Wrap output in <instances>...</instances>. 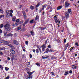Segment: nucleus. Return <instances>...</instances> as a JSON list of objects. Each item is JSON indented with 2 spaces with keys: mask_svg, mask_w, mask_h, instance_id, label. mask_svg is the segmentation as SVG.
Returning a JSON list of instances; mask_svg holds the SVG:
<instances>
[{
  "mask_svg": "<svg viewBox=\"0 0 79 79\" xmlns=\"http://www.w3.org/2000/svg\"><path fill=\"white\" fill-rule=\"evenodd\" d=\"M25 43L27 45H28V41H25Z\"/></svg>",
  "mask_w": 79,
  "mask_h": 79,
  "instance_id": "79ce46f5",
  "label": "nucleus"
},
{
  "mask_svg": "<svg viewBox=\"0 0 79 79\" xmlns=\"http://www.w3.org/2000/svg\"><path fill=\"white\" fill-rule=\"evenodd\" d=\"M52 47V46L50 45H49L48 46V48H51V47Z\"/></svg>",
  "mask_w": 79,
  "mask_h": 79,
  "instance_id": "4c0bfd02",
  "label": "nucleus"
},
{
  "mask_svg": "<svg viewBox=\"0 0 79 79\" xmlns=\"http://www.w3.org/2000/svg\"><path fill=\"white\" fill-rule=\"evenodd\" d=\"M29 23L31 24H33L34 23H35V21H34V19H32L31 20H30Z\"/></svg>",
  "mask_w": 79,
  "mask_h": 79,
  "instance_id": "2eb2a0df",
  "label": "nucleus"
},
{
  "mask_svg": "<svg viewBox=\"0 0 79 79\" xmlns=\"http://www.w3.org/2000/svg\"><path fill=\"white\" fill-rule=\"evenodd\" d=\"M6 36L7 37H8L9 36H10V37H13V34H11V33H9L7 34Z\"/></svg>",
  "mask_w": 79,
  "mask_h": 79,
  "instance_id": "f3484780",
  "label": "nucleus"
},
{
  "mask_svg": "<svg viewBox=\"0 0 79 79\" xmlns=\"http://www.w3.org/2000/svg\"><path fill=\"white\" fill-rule=\"evenodd\" d=\"M10 13H13V11L12 10H10Z\"/></svg>",
  "mask_w": 79,
  "mask_h": 79,
  "instance_id": "6e6d98bb",
  "label": "nucleus"
},
{
  "mask_svg": "<svg viewBox=\"0 0 79 79\" xmlns=\"http://www.w3.org/2000/svg\"><path fill=\"white\" fill-rule=\"evenodd\" d=\"M16 23H19V19H18L16 21Z\"/></svg>",
  "mask_w": 79,
  "mask_h": 79,
  "instance_id": "37998d69",
  "label": "nucleus"
},
{
  "mask_svg": "<svg viewBox=\"0 0 79 79\" xmlns=\"http://www.w3.org/2000/svg\"><path fill=\"white\" fill-rule=\"evenodd\" d=\"M71 4L70 3H69L68 2H65V8H68V6H69V5H70Z\"/></svg>",
  "mask_w": 79,
  "mask_h": 79,
  "instance_id": "423d86ee",
  "label": "nucleus"
},
{
  "mask_svg": "<svg viewBox=\"0 0 79 79\" xmlns=\"http://www.w3.org/2000/svg\"><path fill=\"white\" fill-rule=\"evenodd\" d=\"M13 43L16 45H19V43H18V41L16 40H14L13 41Z\"/></svg>",
  "mask_w": 79,
  "mask_h": 79,
  "instance_id": "9d476101",
  "label": "nucleus"
},
{
  "mask_svg": "<svg viewBox=\"0 0 79 79\" xmlns=\"http://www.w3.org/2000/svg\"><path fill=\"white\" fill-rule=\"evenodd\" d=\"M65 73H64V75L67 76L68 74H69V71L68 70H65Z\"/></svg>",
  "mask_w": 79,
  "mask_h": 79,
  "instance_id": "4468645a",
  "label": "nucleus"
},
{
  "mask_svg": "<svg viewBox=\"0 0 79 79\" xmlns=\"http://www.w3.org/2000/svg\"><path fill=\"white\" fill-rule=\"evenodd\" d=\"M30 33L31 35H34L35 33L34 32V31H30Z\"/></svg>",
  "mask_w": 79,
  "mask_h": 79,
  "instance_id": "412c9836",
  "label": "nucleus"
},
{
  "mask_svg": "<svg viewBox=\"0 0 79 79\" xmlns=\"http://www.w3.org/2000/svg\"><path fill=\"white\" fill-rule=\"evenodd\" d=\"M54 18L55 22H56V23H58V19L57 18L56 16H54Z\"/></svg>",
  "mask_w": 79,
  "mask_h": 79,
  "instance_id": "9b49d317",
  "label": "nucleus"
},
{
  "mask_svg": "<svg viewBox=\"0 0 79 79\" xmlns=\"http://www.w3.org/2000/svg\"><path fill=\"white\" fill-rule=\"evenodd\" d=\"M70 51L71 52H73V50L71 48L70 49Z\"/></svg>",
  "mask_w": 79,
  "mask_h": 79,
  "instance_id": "13d9d810",
  "label": "nucleus"
},
{
  "mask_svg": "<svg viewBox=\"0 0 79 79\" xmlns=\"http://www.w3.org/2000/svg\"><path fill=\"white\" fill-rule=\"evenodd\" d=\"M12 21H16V17H15V18H12Z\"/></svg>",
  "mask_w": 79,
  "mask_h": 79,
  "instance_id": "473e14b6",
  "label": "nucleus"
},
{
  "mask_svg": "<svg viewBox=\"0 0 79 79\" xmlns=\"http://www.w3.org/2000/svg\"><path fill=\"white\" fill-rule=\"evenodd\" d=\"M3 24H2L0 25V29H2V28H3Z\"/></svg>",
  "mask_w": 79,
  "mask_h": 79,
  "instance_id": "cd10ccee",
  "label": "nucleus"
},
{
  "mask_svg": "<svg viewBox=\"0 0 79 79\" xmlns=\"http://www.w3.org/2000/svg\"><path fill=\"white\" fill-rule=\"evenodd\" d=\"M27 73L28 74L29 79H32V76H31L32 75L31 72H27Z\"/></svg>",
  "mask_w": 79,
  "mask_h": 79,
  "instance_id": "1a4fd4ad",
  "label": "nucleus"
},
{
  "mask_svg": "<svg viewBox=\"0 0 79 79\" xmlns=\"http://www.w3.org/2000/svg\"><path fill=\"white\" fill-rule=\"evenodd\" d=\"M71 11H72L71 9H68L67 12H68L69 14V13L71 14Z\"/></svg>",
  "mask_w": 79,
  "mask_h": 79,
  "instance_id": "aec40b11",
  "label": "nucleus"
},
{
  "mask_svg": "<svg viewBox=\"0 0 79 79\" xmlns=\"http://www.w3.org/2000/svg\"><path fill=\"white\" fill-rule=\"evenodd\" d=\"M73 73V71H72V70H70L69 71V74H71V73Z\"/></svg>",
  "mask_w": 79,
  "mask_h": 79,
  "instance_id": "8fccbe9b",
  "label": "nucleus"
},
{
  "mask_svg": "<svg viewBox=\"0 0 79 79\" xmlns=\"http://www.w3.org/2000/svg\"><path fill=\"white\" fill-rule=\"evenodd\" d=\"M5 70H6V71H8V70L9 69V68H8V67H5Z\"/></svg>",
  "mask_w": 79,
  "mask_h": 79,
  "instance_id": "2f4dec72",
  "label": "nucleus"
},
{
  "mask_svg": "<svg viewBox=\"0 0 79 79\" xmlns=\"http://www.w3.org/2000/svg\"><path fill=\"white\" fill-rule=\"evenodd\" d=\"M25 69H26L27 71H28L29 69H28V68H25Z\"/></svg>",
  "mask_w": 79,
  "mask_h": 79,
  "instance_id": "0e129e2a",
  "label": "nucleus"
},
{
  "mask_svg": "<svg viewBox=\"0 0 79 79\" xmlns=\"http://www.w3.org/2000/svg\"><path fill=\"white\" fill-rule=\"evenodd\" d=\"M42 7H43V8H46L47 7V4H44L42 6Z\"/></svg>",
  "mask_w": 79,
  "mask_h": 79,
  "instance_id": "a878e982",
  "label": "nucleus"
},
{
  "mask_svg": "<svg viewBox=\"0 0 79 79\" xmlns=\"http://www.w3.org/2000/svg\"><path fill=\"white\" fill-rule=\"evenodd\" d=\"M21 29V27H18L17 30H20Z\"/></svg>",
  "mask_w": 79,
  "mask_h": 79,
  "instance_id": "ea45409f",
  "label": "nucleus"
},
{
  "mask_svg": "<svg viewBox=\"0 0 79 79\" xmlns=\"http://www.w3.org/2000/svg\"><path fill=\"white\" fill-rule=\"evenodd\" d=\"M22 13L23 15L24 19H26V18H27V15H26V12H25V11H23Z\"/></svg>",
  "mask_w": 79,
  "mask_h": 79,
  "instance_id": "20e7f679",
  "label": "nucleus"
},
{
  "mask_svg": "<svg viewBox=\"0 0 79 79\" xmlns=\"http://www.w3.org/2000/svg\"><path fill=\"white\" fill-rule=\"evenodd\" d=\"M9 42L6 41H4L3 42V44H8Z\"/></svg>",
  "mask_w": 79,
  "mask_h": 79,
  "instance_id": "5701e85b",
  "label": "nucleus"
},
{
  "mask_svg": "<svg viewBox=\"0 0 79 79\" xmlns=\"http://www.w3.org/2000/svg\"><path fill=\"white\" fill-rule=\"evenodd\" d=\"M8 45L11 48H14V46H13L11 44H9Z\"/></svg>",
  "mask_w": 79,
  "mask_h": 79,
  "instance_id": "bb28decb",
  "label": "nucleus"
},
{
  "mask_svg": "<svg viewBox=\"0 0 79 79\" xmlns=\"http://www.w3.org/2000/svg\"><path fill=\"white\" fill-rule=\"evenodd\" d=\"M10 24H6L4 25V27L5 28V31H10V29H11V27H10Z\"/></svg>",
  "mask_w": 79,
  "mask_h": 79,
  "instance_id": "f257e3e1",
  "label": "nucleus"
},
{
  "mask_svg": "<svg viewBox=\"0 0 79 79\" xmlns=\"http://www.w3.org/2000/svg\"><path fill=\"white\" fill-rule=\"evenodd\" d=\"M42 58L43 59H46V57H44V56H42Z\"/></svg>",
  "mask_w": 79,
  "mask_h": 79,
  "instance_id": "3c124183",
  "label": "nucleus"
},
{
  "mask_svg": "<svg viewBox=\"0 0 79 79\" xmlns=\"http://www.w3.org/2000/svg\"><path fill=\"white\" fill-rule=\"evenodd\" d=\"M10 52L12 54H13V55H15L16 53L15 51L14 50V49L13 48H11L10 49Z\"/></svg>",
  "mask_w": 79,
  "mask_h": 79,
  "instance_id": "0eeeda50",
  "label": "nucleus"
},
{
  "mask_svg": "<svg viewBox=\"0 0 79 79\" xmlns=\"http://www.w3.org/2000/svg\"><path fill=\"white\" fill-rule=\"evenodd\" d=\"M26 30L25 28H23L22 29V32H24V31Z\"/></svg>",
  "mask_w": 79,
  "mask_h": 79,
  "instance_id": "a18cd8bd",
  "label": "nucleus"
},
{
  "mask_svg": "<svg viewBox=\"0 0 79 79\" xmlns=\"http://www.w3.org/2000/svg\"><path fill=\"white\" fill-rule=\"evenodd\" d=\"M26 36H27V37H31V34L29 35H25Z\"/></svg>",
  "mask_w": 79,
  "mask_h": 79,
  "instance_id": "a19ab883",
  "label": "nucleus"
},
{
  "mask_svg": "<svg viewBox=\"0 0 79 79\" xmlns=\"http://www.w3.org/2000/svg\"><path fill=\"white\" fill-rule=\"evenodd\" d=\"M46 44H43V45L41 46V48H42V51L43 52H44L45 50V48H47V46H46Z\"/></svg>",
  "mask_w": 79,
  "mask_h": 79,
  "instance_id": "f03ea898",
  "label": "nucleus"
},
{
  "mask_svg": "<svg viewBox=\"0 0 79 79\" xmlns=\"http://www.w3.org/2000/svg\"><path fill=\"white\" fill-rule=\"evenodd\" d=\"M30 9L31 10H33L34 9V6L32 5L30 6Z\"/></svg>",
  "mask_w": 79,
  "mask_h": 79,
  "instance_id": "4be33fe9",
  "label": "nucleus"
},
{
  "mask_svg": "<svg viewBox=\"0 0 79 79\" xmlns=\"http://www.w3.org/2000/svg\"><path fill=\"white\" fill-rule=\"evenodd\" d=\"M64 43H66V39H64Z\"/></svg>",
  "mask_w": 79,
  "mask_h": 79,
  "instance_id": "09e8293b",
  "label": "nucleus"
},
{
  "mask_svg": "<svg viewBox=\"0 0 79 79\" xmlns=\"http://www.w3.org/2000/svg\"><path fill=\"white\" fill-rule=\"evenodd\" d=\"M10 13L7 14L6 15V16L7 18H9V17H10Z\"/></svg>",
  "mask_w": 79,
  "mask_h": 79,
  "instance_id": "c85d7f7f",
  "label": "nucleus"
},
{
  "mask_svg": "<svg viewBox=\"0 0 79 79\" xmlns=\"http://www.w3.org/2000/svg\"><path fill=\"white\" fill-rule=\"evenodd\" d=\"M10 79V76H8L7 77H6L5 79Z\"/></svg>",
  "mask_w": 79,
  "mask_h": 79,
  "instance_id": "49530a36",
  "label": "nucleus"
},
{
  "mask_svg": "<svg viewBox=\"0 0 79 79\" xmlns=\"http://www.w3.org/2000/svg\"><path fill=\"white\" fill-rule=\"evenodd\" d=\"M63 8V6H58L57 8V10H61V8Z\"/></svg>",
  "mask_w": 79,
  "mask_h": 79,
  "instance_id": "ddd939ff",
  "label": "nucleus"
},
{
  "mask_svg": "<svg viewBox=\"0 0 79 79\" xmlns=\"http://www.w3.org/2000/svg\"><path fill=\"white\" fill-rule=\"evenodd\" d=\"M30 58H32V54H30Z\"/></svg>",
  "mask_w": 79,
  "mask_h": 79,
  "instance_id": "de8ad7c7",
  "label": "nucleus"
},
{
  "mask_svg": "<svg viewBox=\"0 0 79 79\" xmlns=\"http://www.w3.org/2000/svg\"><path fill=\"white\" fill-rule=\"evenodd\" d=\"M65 18L66 19H68L69 18V13L68 11H66L65 12Z\"/></svg>",
  "mask_w": 79,
  "mask_h": 79,
  "instance_id": "6e6552de",
  "label": "nucleus"
},
{
  "mask_svg": "<svg viewBox=\"0 0 79 79\" xmlns=\"http://www.w3.org/2000/svg\"><path fill=\"white\" fill-rule=\"evenodd\" d=\"M3 69V66L0 64V69Z\"/></svg>",
  "mask_w": 79,
  "mask_h": 79,
  "instance_id": "e433bc0d",
  "label": "nucleus"
},
{
  "mask_svg": "<svg viewBox=\"0 0 79 79\" xmlns=\"http://www.w3.org/2000/svg\"><path fill=\"white\" fill-rule=\"evenodd\" d=\"M21 7H22V5H20L19 6V8H21Z\"/></svg>",
  "mask_w": 79,
  "mask_h": 79,
  "instance_id": "5fc2aeb1",
  "label": "nucleus"
},
{
  "mask_svg": "<svg viewBox=\"0 0 79 79\" xmlns=\"http://www.w3.org/2000/svg\"><path fill=\"white\" fill-rule=\"evenodd\" d=\"M6 14H8V13H10V12H9V10H6Z\"/></svg>",
  "mask_w": 79,
  "mask_h": 79,
  "instance_id": "c9c22d12",
  "label": "nucleus"
},
{
  "mask_svg": "<svg viewBox=\"0 0 79 79\" xmlns=\"http://www.w3.org/2000/svg\"><path fill=\"white\" fill-rule=\"evenodd\" d=\"M32 51L34 53H35V49H32Z\"/></svg>",
  "mask_w": 79,
  "mask_h": 79,
  "instance_id": "680f3d73",
  "label": "nucleus"
},
{
  "mask_svg": "<svg viewBox=\"0 0 79 79\" xmlns=\"http://www.w3.org/2000/svg\"><path fill=\"white\" fill-rule=\"evenodd\" d=\"M0 54L1 55H3V53H2V52H0Z\"/></svg>",
  "mask_w": 79,
  "mask_h": 79,
  "instance_id": "052dcab7",
  "label": "nucleus"
},
{
  "mask_svg": "<svg viewBox=\"0 0 79 79\" xmlns=\"http://www.w3.org/2000/svg\"><path fill=\"white\" fill-rule=\"evenodd\" d=\"M36 64L38 66H39V67L40 66V63H36Z\"/></svg>",
  "mask_w": 79,
  "mask_h": 79,
  "instance_id": "393cba45",
  "label": "nucleus"
},
{
  "mask_svg": "<svg viewBox=\"0 0 79 79\" xmlns=\"http://www.w3.org/2000/svg\"><path fill=\"white\" fill-rule=\"evenodd\" d=\"M75 45H76L77 47H79V44H78V43L76 42L75 44Z\"/></svg>",
  "mask_w": 79,
  "mask_h": 79,
  "instance_id": "f704fd0d",
  "label": "nucleus"
},
{
  "mask_svg": "<svg viewBox=\"0 0 79 79\" xmlns=\"http://www.w3.org/2000/svg\"><path fill=\"white\" fill-rule=\"evenodd\" d=\"M29 19H27V20L25 21V22L23 24V26H25L26 25V24H27L28 23V22H29Z\"/></svg>",
  "mask_w": 79,
  "mask_h": 79,
  "instance_id": "39448f33",
  "label": "nucleus"
},
{
  "mask_svg": "<svg viewBox=\"0 0 79 79\" xmlns=\"http://www.w3.org/2000/svg\"><path fill=\"white\" fill-rule=\"evenodd\" d=\"M3 42H4V40H0V43H2V44H3Z\"/></svg>",
  "mask_w": 79,
  "mask_h": 79,
  "instance_id": "58836bf2",
  "label": "nucleus"
},
{
  "mask_svg": "<svg viewBox=\"0 0 79 79\" xmlns=\"http://www.w3.org/2000/svg\"><path fill=\"white\" fill-rule=\"evenodd\" d=\"M39 50V51H40V52H41V51H42V50H41V49H40V48H38Z\"/></svg>",
  "mask_w": 79,
  "mask_h": 79,
  "instance_id": "bf43d9fd",
  "label": "nucleus"
},
{
  "mask_svg": "<svg viewBox=\"0 0 79 79\" xmlns=\"http://www.w3.org/2000/svg\"><path fill=\"white\" fill-rule=\"evenodd\" d=\"M72 68L73 69H76V68H77V66L75 65H72Z\"/></svg>",
  "mask_w": 79,
  "mask_h": 79,
  "instance_id": "dca6fc26",
  "label": "nucleus"
},
{
  "mask_svg": "<svg viewBox=\"0 0 79 79\" xmlns=\"http://www.w3.org/2000/svg\"><path fill=\"white\" fill-rule=\"evenodd\" d=\"M51 74H52V75H53L54 74V73L53 72H51Z\"/></svg>",
  "mask_w": 79,
  "mask_h": 79,
  "instance_id": "338daca9",
  "label": "nucleus"
},
{
  "mask_svg": "<svg viewBox=\"0 0 79 79\" xmlns=\"http://www.w3.org/2000/svg\"><path fill=\"white\" fill-rule=\"evenodd\" d=\"M40 3L38 2V4L35 6V8H38V7L40 6Z\"/></svg>",
  "mask_w": 79,
  "mask_h": 79,
  "instance_id": "6ab92c4d",
  "label": "nucleus"
},
{
  "mask_svg": "<svg viewBox=\"0 0 79 79\" xmlns=\"http://www.w3.org/2000/svg\"><path fill=\"white\" fill-rule=\"evenodd\" d=\"M48 39H47V40L45 41V44H47V41H48Z\"/></svg>",
  "mask_w": 79,
  "mask_h": 79,
  "instance_id": "c03bdc74",
  "label": "nucleus"
},
{
  "mask_svg": "<svg viewBox=\"0 0 79 79\" xmlns=\"http://www.w3.org/2000/svg\"><path fill=\"white\" fill-rule=\"evenodd\" d=\"M46 26L45 27L46 28H48L49 27V26L47 25H46Z\"/></svg>",
  "mask_w": 79,
  "mask_h": 79,
  "instance_id": "4d7b16f0",
  "label": "nucleus"
},
{
  "mask_svg": "<svg viewBox=\"0 0 79 79\" xmlns=\"http://www.w3.org/2000/svg\"><path fill=\"white\" fill-rule=\"evenodd\" d=\"M7 60H8V61H10V58L9 57H7Z\"/></svg>",
  "mask_w": 79,
  "mask_h": 79,
  "instance_id": "e2e57ef3",
  "label": "nucleus"
},
{
  "mask_svg": "<svg viewBox=\"0 0 79 79\" xmlns=\"http://www.w3.org/2000/svg\"><path fill=\"white\" fill-rule=\"evenodd\" d=\"M49 8H50V10L49 11V12H52V11H53V9H52V7H49Z\"/></svg>",
  "mask_w": 79,
  "mask_h": 79,
  "instance_id": "72a5a7b5",
  "label": "nucleus"
},
{
  "mask_svg": "<svg viewBox=\"0 0 79 79\" xmlns=\"http://www.w3.org/2000/svg\"><path fill=\"white\" fill-rule=\"evenodd\" d=\"M10 16L11 17H12V16H13V14L12 13H11L10 14Z\"/></svg>",
  "mask_w": 79,
  "mask_h": 79,
  "instance_id": "69168bd1",
  "label": "nucleus"
},
{
  "mask_svg": "<svg viewBox=\"0 0 79 79\" xmlns=\"http://www.w3.org/2000/svg\"><path fill=\"white\" fill-rule=\"evenodd\" d=\"M6 34H7V32H6V33H4V36H6V35H6Z\"/></svg>",
  "mask_w": 79,
  "mask_h": 79,
  "instance_id": "864d4df0",
  "label": "nucleus"
},
{
  "mask_svg": "<svg viewBox=\"0 0 79 79\" xmlns=\"http://www.w3.org/2000/svg\"><path fill=\"white\" fill-rule=\"evenodd\" d=\"M2 50H5V48L3 47V48H2Z\"/></svg>",
  "mask_w": 79,
  "mask_h": 79,
  "instance_id": "603ef678",
  "label": "nucleus"
},
{
  "mask_svg": "<svg viewBox=\"0 0 79 79\" xmlns=\"http://www.w3.org/2000/svg\"><path fill=\"white\" fill-rule=\"evenodd\" d=\"M0 13H3V10L2 9H0Z\"/></svg>",
  "mask_w": 79,
  "mask_h": 79,
  "instance_id": "c756f323",
  "label": "nucleus"
},
{
  "mask_svg": "<svg viewBox=\"0 0 79 79\" xmlns=\"http://www.w3.org/2000/svg\"><path fill=\"white\" fill-rule=\"evenodd\" d=\"M35 52L37 53H39L40 52V51L39 50V49H37L35 50Z\"/></svg>",
  "mask_w": 79,
  "mask_h": 79,
  "instance_id": "b1692460",
  "label": "nucleus"
},
{
  "mask_svg": "<svg viewBox=\"0 0 79 79\" xmlns=\"http://www.w3.org/2000/svg\"><path fill=\"white\" fill-rule=\"evenodd\" d=\"M69 46V43H68L67 44H65L64 47V50H66L67 48H68V47Z\"/></svg>",
  "mask_w": 79,
  "mask_h": 79,
  "instance_id": "f8f14e48",
  "label": "nucleus"
},
{
  "mask_svg": "<svg viewBox=\"0 0 79 79\" xmlns=\"http://www.w3.org/2000/svg\"><path fill=\"white\" fill-rule=\"evenodd\" d=\"M15 24L16 26H18L19 24H18V23H15Z\"/></svg>",
  "mask_w": 79,
  "mask_h": 79,
  "instance_id": "774afa93",
  "label": "nucleus"
},
{
  "mask_svg": "<svg viewBox=\"0 0 79 79\" xmlns=\"http://www.w3.org/2000/svg\"><path fill=\"white\" fill-rule=\"evenodd\" d=\"M51 60H53V59H55L56 58V57L54 56H51Z\"/></svg>",
  "mask_w": 79,
  "mask_h": 79,
  "instance_id": "7c9ffc66",
  "label": "nucleus"
},
{
  "mask_svg": "<svg viewBox=\"0 0 79 79\" xmlns=\"http://www.w3.org/2000/svg\"><path fill=\"white\" fill-rule=\"evenodd\" d=\"M54 51L53 50V49H49V48H47L46 49V52L47 53H48V52L49 53H52V52H54Z\"/></svg>",
  "mask_w": 79,
  "mask_h": 79,
  "instance_id": "7ed1b4c3",
  "label": "nucleus"
},
{
  "mask_svg": "<svg viewBox=\"0 0 79 79\" xmlns=\"http://www.w3.org/2000/svg\"><path fill=\"white\" fill-rule=\"evenodd\" d=\"M39 15H36L35 18V21H37V20H39Z\"/></svg>",
  "mask_w": 79,
  "mask_h": 79,
  "instance_id": "a211bd4d",
  "label": "nucleus"
}]
</instances>
